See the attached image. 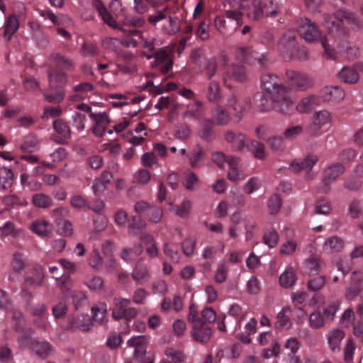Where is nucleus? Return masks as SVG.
<instances>
[{
  "instance_id": "9b49d317",
  "label": "nucleus",
  "mask_w": 363,
  "mask_h": 363,
  "mask_svg": "<svg viewBox=\"0 0 363 363\" xmlns=\"http://www.w3.org/2000/svg\"><path fill=\"white\" fill-rule=\"evenodd\" d=\"M235 56L238 60L252 65L257 62L260 66H264L267 62L264 55L259 53L250 45L238 47L235 50Z\"/></svg>"
},
{
  "instance_id": "4d7b16f0",
  "label": "nucleus",
  "mask_w": 363,
  "mask_h": 363,
  "mask_svg": "<svg viewBox=\"0 0 363 363\" xmlns=\"http://www.w3.org/2000/svg\"><path fill=\"white\" fill-rule=\"evenodd\" d=\"M146 216L150 222L158 223L162 220L163 217V211L159 206H151Z\"/></svg>"
},
{
  "instance_id": "bf43d9fd",
  "label": "nucleus",
  "mask_w": 363,
  "mask_h": 363,
  "mask_svg": "<svg viewBox=\"0 0 363 363\" xmlns=\"http://www.w3.org/2000/svg\"><path fill=\"white\" fill-rule=\"evenodd\" d=\"M54 129L64 138H69L71 136L69 126L62 120H57L53 123Z\"/></svg>"
},
{
  "instance_id": "37998d69",
  "label": "nucleus",
  "mask_w": 363,
  "mask_h": 363,
  "mask_svg": "<svg viewBox=\"0 0 363 363\" xmlns=\"http://www.w3.org/2000/svg\"><path fill=\"white\" fill-rule=\"evenodd\" d=\"M79 54L83 57H93L99 55V49L96 43L84 41L82 43Z\"/></svg>"
},
{
  "instance_id": "c03bdc74",
  "label": "nucleus",
  "mask_w": 363,
  "mask_h": 363,
  "mask_svg": "<svg viewBox=\"0 0 363 363\" xmlns=\"http://www.w3.org/2000/svg\"><path fill=\"white\" fill-rule=\"evenodd\" d=\"M191 209V203L184 199L180 205L171 204L170 211L181 218H187Z\"/></svg>"
},
{
  "instance_id": "39448f33",
  "label": "nucleus",
  "mask_w": 363,
  "mask_h": 363,
  "mask_svg": "<svg viewBox=\"0 0 363 363\" xmlns=\"http://www.w3.org/2000/svg\"><path fill=\"white\" fill-rule=\"evenodd\" d=\"M131 301L129 298L122 297L114 298L113 308L112 309V316L114 320H119L125 319L130 320L138 315V310L135 307L130 306Z\"/></svg>"
},
{
  "instance_id": "864d4df0",
  "label": "nucleus",
  "mask_w": 363,
  "mask_h": 363,
  "mask_svg": "<svg viewBox=\"0 0 363 363\" xmlns=\"http://www.w3.org/2000/svg\"><path fill=\"white\" fill-rule=\"evenodd\" d=\"M258 95L259 98L256 101V106L260 112H267L272 109L274 110V104H272L269 97L268 98L262 93Z\"/></svg>"
},
{
  "instance_id": "58836bf2",
  "label": "nucleus",
  "mask_w": 363,
  "mask_h": 363,
  "mask_svg": "<svg viewBox=\"0 0 363 363\" xmlns=\"http://www.w3.org/2000/svg\"><path fill=\"white\" fill-rule=\"evenodd\" d=\"M296 280L295 271L291 266L286 267L279 276V284L284 288L291 287L294 285Z\"/></svg>"
},
{
  "instance_id": "4468645a",
  "label": "nucleus",
  "mask_w": 363,
  "mask_h": 363,
  "mask_svg": "<svg viewBox=\"0 0 363 363\" xmlns=\"http://www.w3.org/2000/svg\"><path fill=\"white\" fill-rule=\"evenodd\" d=\"M191 335L193 340L201 344L207 343L212 335L211 328L205 323L192 326Z\"/></svg>"
},
{
  "instance_id": "2f4dec72",
  "label": "nucleus",
  "mask_w": 363,
  "mask_h": 363,
  "mask_svg": "<svg viewBox=\"0 0 363 363\" xmlns=\"http://www.w3.org/2000/svg\"><path fill=\"white\" fill-rule=\"evenodd\" d=\"M34 272H35V277H26L24 280V287L35 289L38 286L43 285L44 274L42 267L35 266L34 267Z\"/></svg>"
},
{
  "instance_id": "6e6d98bb",
  "label": "nucleus",
  "mask_w": 363,
  "mask_h": 363,
  "mask_svg": "<svg viewBox=\"0 0 363 363\" xmlns=\"http://www.w3.org/2000/svg\"><path fill=\"white\" fill-rule=\"evenodd\" d=\"M263 240L265 245L272 248L278 243L279 235L274 229L270 228L264 231Z\"/></svg>"
},
{
  "instance_id": "e433bc0d",
  "label": "nucleus",
  "mask_w": 363,
  "mask_h": 363,
  "mask_svg": "<svg viewBox=\"0 0 363 363\" xmlns=\"http://www.w3.org/2000/svg\"><path fill=\"white\" fill-rule=\"evenodd\" d=\"M290 307H284L281 311L277 313L275 327L278 329L283 330L291 326V321L289 314L291 312Z\"/></svg>"
},
{
  "instance_id": "f8f14e48",
  "label": "nucleus",
  "mask_w": 363,
  "mask_h": 363,
  "mask_svg": "<svg viewBox=\"0 0 363 363\" xmlns=\"http://www.w3.org/2000/svg\"><path fill=\"white\" fill-rule=\"evenodd\" d=\"M345 172V167L342 164L337 163L328 167L324 171V177L323 179V185L319 190L321 192L327 193L330 190V184L328 180H335Z\"/></svg>"
},
{
  "instance_id": "a18cd8bd",
  "label": "nucleus",
  "mask_w": 363,
  "mask_h": 363,
  "mask_svg": "<svg viewBox=\"0 0 363 363\" xmlns=\"http://www.w3.org/2000/svg\"><path fill=\"white\" fill-rule=\"evenodd\" d=\"M199 177L191 170L187 169L184 174L183 185L184 186L190 191L196 189L199 185Z\"/></svg>"
},
{
  "instance_id": "aec40b11",
  "label": "nucleus",
  "mask_w": 363,
  "mask_h": 363,
  "mask_svg": "<svg viewBox=\"0 0 363 363\" xmlns=\"http://www.w3.org/2000/svg\"><path fill=\"white\" fill-rule=\"evenodd\" d=\"M213 120L217 125H226L232 119L231 113L226 106L218 104L211 111Z\"/></svg>"
},
{
  "instance_id": "412c9836",
  "label": "nucleus",
  "mask_w": 363,
  "mask_h": 363,
  "mask_svg": "<svg viewBox=\"0 0 363 363\" xmlns=\"http://www.w3.org/2000/svg\"><path fill=\"white\" fill-rule=\"evenodd\" d=\"M225 138L227 142L232 145L235 150L242 152L245 150L246 136L244 134L228 130L225 134Z\"/></svg>"
},
{
  "instance_id": "4be33fe9",
  "label": "nucleus",
  "mask_w": 363,
  "mask_h": 363,
  "mask_svg": "<svg viewBox=\"0 0 363 363\" xmlns=\"http://www.w3.org/2000/svg\"><path fill=\"white\" fill-rule=\"evenodd\" d=\"M344 245V240L341 238L333 235L325 240L323 245V250L326 254H333L340 252Z\"/></svg>"
},
{
  "instance_id": "ddd939ff",
  "label": "nucleus",
  "mask_w": 363,
  "mask_h": 363,
  "mask_svg": "<svg viewBox=\"0 0 363 363\" xmlns=\"http://www.w3.org/2000/svg\"><path fill=\"white\" fill-rule=\"evenodd\" d=\"M143 262V258L138 259L131 272L132 279L137 284H144L147 283L150 277L149 269Z\"/></svg>"
},
{
  "instance_id": "c756f323",
  "label": "nucleus",
  "mask_w": 363,
  "mask_h": 363,
  "mask_svg": "<svg viewBox=\"0 0 363 363\" xmlns=\"http://www.w3.org/2000/svg\"><path fill=\"white\" fill-rule=\"evenodd\" d=\"M143 246L140 243H136L131 247H124L120 253V258L125 262H131L134 258L142 254Z\"/></svg>"
},
{
  "instance_id": "6e6552de",
  "label": "nucleus",
  "mask_w": 363,
  "mask_h": 363,
  "mask_svg": "<svg viewBox=\"0 0 363 363\" xmlns=\"http://www.w3.org/2000/svg\"><path fill=\"white\" fill-rule=\"evenodd\" d=\"M296 33L293 30L285 32L278 41L277 48L280 54L285 60L293 59L294 50L297 46Z\"/></svg>"
},
{
  "instance_id": "20e7f679",
  "label": "nucleus",
  "mask_w": 363,
  "mask_h": 363,
  "mask_svg": "<svg viewBox=\"0 0 363 363\" xmlns=\"http://www.w3.org/2000/svg\"><path fill=\"white\" fill-rule=\"evenodd\" d=\"M267 94L274 104L276 111L283 114H291L293 112L294 104L288 86L281 84Z\"/></svg>"
},
{
  "instance_id": "603ef678",
  "label": "nucleus",
  "mask_w": 363,
  "mask_h": 363,
  "mask_svg": "<svg viewBox=\"0 0 363 363\" xmlns=\"http://www.w3.org/2000/svg\"><path fill=\"white\" fill-rule=\"evenodd\" d=\"M50 90L67 82V75L62 72H54L49 74Z\"/></svg>"
},
{
  "instance_id": "7ed1b4c3",
  "label": "nucleus",
  "mask_w": 363,
  "mask_h": 363,
  "mask_svg": "<svg viewBox=\"0 0 363 363\" xmlns=\"http://www.w3.org/2000/svg\"><path fill=\"white\" fill-rule=\"evenodd\" d=\"M233 6L242 8L247 18L253 21L264 16H276L279 13V7L274 0H234Z\"/></svg>"
},
{
  "instance_id": "f3484780",
  "label": "nucleus",
  "mask_w": 363,
  "mask_h": 363,
  "mask_svg": "<svg viewBox=\"0 0 363 363\" xmlns=\"http://www.w3.org/2000/svg\"><path fill=\"white\" fill-rule=\"evenodd\" d=\"M233 1L234 0L225 1V16L229 21H235V30H236L242 24V13L240 11L242 8H237L233 6Z\"/></svg>"
},
{
  "instance_id": "3c124183",
  "label": "nucleus",
  "mask_w": 363,
  "mask_h": 363,
  "mask_svg": "<svg viewBox=\"0 0 363 363\" xmlns=\"http://www.w3.org/2000/svg\"><path fill=\"white\" fill-rule=\"evenodd\" d=\"M123 27L124 26H132L135 28L142 27L145 20L143 17L140 16H134L131 14H126L122 19Z\"/></svg>"
},
{
  "instance_id": "8fccbe9b",
  "label": "nucleus",
  "mask_w": 363,
  "mask_h": 363,
  "mask_svg": "<svg viewBox=\"0 0 363 363\" xmlns=\"http://www.w3.org/2000/svg\"><path fill=\"white\" fill-rule=\"evenodd\" d=\"M146 223L138 216H133L129 221L128 228L129 233L137 235L146 228Z\"/></svg>"
},
{
  "instance_id": "c9c22d12",
  "label": "nucleus",
  "mask_w": 363,
  "mask_h": 363,
  "mask_svg": "<svg viewBox=\"0 0 363 363\" xmlns=\"http://www.w3.org/2000/svg\"><path fill=\"white\" fill-rule=\"evenodd\" d=\"M32 203L38 208H49L54 205L53 199L48 194L38 193L32 196Z\"/></svg>"
},
{
  "instance_id": "e2e57ef3",
  "label": "nucleus",
  "mask_w": 363,
  "mask_h": 363,
  "mask_svg": "<svg viewBox=\"0 0 363 363\" xmlns=\"http://www.w3.org/2000/svg\"><path fill=\"white\" fill-rule=\"evenodd\" d=\"M72 303L76 310L82 309L87 305L86 296L80 291H75L72 294Z\"/></svg>"
},
{
  "instance_id": "6ab92c4d",
  "label": "nucleus",
  "mask_w": 363,
  "mask_h": 363,
  "mask_svg": "<svg viewBox=\"0 0 363 363\" xmlns=\"http://www.w3.org/2000/svg\"><path fill=\"white\" fill-rule=\"evenodd\" d=\"M345 337L344 330L339 328H334L330 330L327 335L329 347L333 352L341 350V342Z\"/></svg>"
},
{
  "instance_id": "c85d7f7f",
  "label": "nucleus",
  "mask_w": 363,
  "mask_h": 363,
  "mask_svg": "<svg viewBox=\"0 0 363 363\" xmlns=\"http://www.w3.org/2000/svg\"><path fill=\"white\" fill-rule=\"evenodd\" d=\"M29 312L38 319L35 320L39 328H44L46 325L48 313L46 306L43 303H38L35 306L28 308Z\"/></svg>"
},
{
  "instance_id": "5fc2aeb1",
  "label": "nucleus",
  "mask_w": 363,
  "mask_h": 363,
  "mask_svg": "<svg viewBox=\"0 0 363 363\" xmlns=\"http://www.w3.org/2000/svg\"><path fill=\"white\" fill-rule=\"evenodd\" d=\"M164 354L173 363H182L186 359V355L182 351L168 347L165 349Z\"/></svg>"
},
{
  "instance_id": "393cba45",
  "label": "nucleus",
  "mask_w": 363,
  "mask_h": 363,
  "mask_svg": "<svg viewBox=\"0 0 363 363\" xmlns=\"http://www.w3.org/2000/svg\"><path fill=\"white\" fill-rule=\"evenodd\" d=\"M206 98L212 103L219 104L223 99L222 88L219 82L211 80L206 90Z\"/></svg>"
},
{
  "instance_id": "423d86ee",
  "label": "nucleus",
  "mask_w": 363,
  "mask_h": 363,
  "mask_svg": "<svg viewBox=\"0 0 363 363\" xmlns=\"http://www.w3.org/2000/svg\"><path fill=\"white\" fill-rule=\"evenodd\" d=\"M174 49L171 47H163L152 55H147V59H155L152 67L161 65L160 72L167 74L173 65Z\"/></svg>"
},
{
  "instance_id": "7c9ffc66",
  "label": "nucleus",
  "mask_w": 363,
  "mask_h": 363,
  "mask_svg": "<svg viewBox=\"0 0 363 363\" xmlns=\"http://www.w3.org/2000/svg\"><path fill=\"white\" fill-rule=\"evenodd\" d=\"M206 155L204 149L200 145H196L189 155L191 167L193 168L200 167Z\"/></svg>"
},
{
  "instance_id": "774afa93",
  "label": "nucleus",
  "mask_w": 363,
  "mask_h": 363,
  "mask_svg": "<svg viewBox=\"0 0 363 363\" xmlns=\"http://www.w3.org/2000/svg\"><path fill=\"white\" fill-rule=\"evenodd\" d=\"M261 186V180L258 177H251L243 186L244 191L251 194L258 190Z\"/></svg>"
},
{
  "instance_id": "338daca9",
  "label": "nucleus",
  "mask_w": 363,
  "mask_h": 363,
  "mask_svg": "<svg viewBox=\"0 0 363 363\" xmlns=\"http://www.w3.org/2000/svg\"><path fill=\"white\" fill-rule=\"evenodd\" d=\"M11 267L13 271L18 273L21 272L24 269L26 262L21 253L16 252L13 254Z\"/></svg>"
},
{
  "instance_id": "1a4fd4ad",
  "label": "nucleus",
  "mask_w": 363,
  "mask_h": 363,
  "mask_svg": "<svg viewBox=\"0 0 363 363\" xmlns=\"http://www.w3.org/2000/svg\"><path fill=\"white\" fill-rule=\"evenodd\" d=\"M225 106L229 111H233L236 118L240 120L243 113L250 109L251 101L249 98L240 99L231 93L226 97Z\"/></svg>"
},
{
  "instance_id": "cd10ccee",
  "label": "nucleus",
  "mask_w": 363,
  "mask_h": 363,
  "mask_svg": "<svg viewBox=\"0 0 363 363\" xmlns=\"http://www.w3.org/2000/svg\"><path fill=\"white\" fill-rule=\"evenodd\" d=\"M325 101L340 102L345 98V91L338 86H325L323 89Z\"/></svg>"
},
{
  "instance_id": "5701e85b",
  "label": "nucleus",
  "mask_w": 363,
  "mask_h": 363,
  "mask_svg": "<svg viewBox=\"0 0 363 363\" xmlns=\"http://www.w3.org/2000/svg\"><path fill=\"white\" fill-rule=\"evenodd\" d=\"M227 79H233L239 82H242L246 80L247 74L245 67L240 65L233 64L230 65L225 75L223 76L224 81Z\"/></svg>"
},
{
  "instance_id": "a19ab883",
  "label": "nucleus",
  "mask_w": 363,
  "mask_h": 363,
  "mask_svg": "<svg viewBox=\"0 0 363 363\" xmlns=\"http://www.w3.org/2000/svg\"><path fill=\"white\" fill-rule=\"evenodd\" d=\"M13 177L14 174L11 169L0 167V189H9L13 184Z\"/></svg>"
},
{
  "instance_id": "ea45409f",
  "label": "nucleus",
  "mask_w": 363,
  "mask_h": 363,
  "mask_svg": "<svg viewBox=\"0 0 363 363\" xmlns=\"http://www.w3.org/2000/svg\"><path fill=\"white\" fill-rule=\"evenodd\" d=\"M49 59L57 64L59 66L62 67L63 69H67V70H74V65L72 62V60L63 55H61L59 52H54L50 55Z\"/></svg>"
},
{
  "instance_id": "dca6fc26",
  "label": "nucleus",
  "mask_w": 363,
  "mask_h": 363,
  "mask_svg": "<svg viewBox=\"0 0 363 363\" xmlns=\"http://www.w3.org/2000/svg\"><path fill=\"white\" fill-rule=\"evenodd\" d=\"M69 327L72 329H79L84 332L90 330L92 325L91 318L87 314H81L69 318Z\"/></svg>"
},
{
  "instance_id": "09e8293b",
  "label": "nucleus",
  "mask_w": 363,
  "mask_h": 363,
  "mask_svg": "<svg viewBox=\"0 0 363 363\" xmlns=\"http://www.w3.org/2000/svg\"><path fill=\"white\" fill-rule=\"evenodd\" d=\"M32 350L40 357H45L51 352L50 345L45 341L40 342L38 340L32 341Z\"/></svg>"
},
{
  "instance_id": "49530a36",
  "label": "nucleus",
  "mask_w": 363,
  "mask_h": 363,
  "mask_svg": "<svg viewBox=\"0 0 363 363\" xmlns=\"http://www.w3.org/2000/svg\"><path fill=\"white\" fill-rule=\"evenodd\" d=\"M91 312L93 313L91 318L92 323L101 324L107 313L106 304L105 303H99L91 308Z\"/></svg>"
},
{
  "instance_id": "72a5a7b5",
  "label": "nucleus",
  "mask_w": 363,
  "mask_h": 363,
  "mask_svg": "<svg viewBox=\"0 0 363 363\" xmlns=\"http://www.w3.org/2000/svg\"><path fill=\"white\" fill-rule=\"evenodd\" d=\"M30 229L41 237H48L52 233V225L45 220H36L31 223Z\"/></svg>"
},
{
  "instance_id": "0e129e2a",
  "label": "nucleus",
  "mask_w": 363,
  "mask_h": 363,
  "mask_svg": "<svg viewBox=\"0 0 363 363\" xmlns=\"http://www.w3.org/2000/svg\"><path fill=\"white\" fill-rule=\"evenodd\" d=\"M308 321L311 328L318 329L324 325L325 317L320 312L315 311L310 315Z\"/></svg>"
},
{
  "instance_id": "f704fd0d",
  "label": "nucleus",
  "mask_w": 363,
  "mask_h": 363,
  "mask_svg": "<svg viewBox=\"0 0 363 363\" xmlns=\"http://www.w3.org/2000/svg\"><path fill=\"white\" fill-rule=\"evenodd\" d=\"M147 344V337L145 335L134 336L128 340V345L130 347H135V354L143 356L146 351L145 345Z\"/></svg>"
},
{
  "instance_id": "a211bd4d",
  "label": "nucleus",
  "mask_w": 363,
  "mask_h": 363,
  "mask_svg": "<svg viewBox=\"0 0 363 363\" xmlns=\"http://www.w3.org/2000/svg\"><path fill=\"white\" fill-rule=\"evenodd\" d=\"M318 161L316 155H308L303 160H294L291 162L290 168L292 171L298 172L301 170H311Z\"/></svg>"
},
{
  "instance_id": "b1692460",
  "label": "nucleus",
  "mask_w": 363,
  "mask_h": 363,
  "mask_svg": "<svg viewBox=\"0 0 363 363\" xmlns=\"http://www.w3.org/2000/svg\"><path fill=\"white\" fill-rule=\"evenodd\" d=\"M204 113L203 104L199 101H196L194 104H189L185 111L182 113L183 119L193 118L200 120Z\"/></svg>"
},
{
  "instance_id": "680f3d73",
  "label": "nucleus",
  "mask_w": 363,
  "mask_h": 363,
  "mask_svg": "<svg viewBox=\"0 0 363 363\" xmlns=\"http://www.w3.org/2000/svg\"><path fill=\"white\" fill-rule=\"evenodd\" d=\"M196 245V240L193 237L186 238L182 242V249L184 254L187 257H191L194 255Z\"/></svg>"
},
{
  "instance_id": "bb28decb",
  "label": "nucleus",
  "mask_w": 363,
  "mask_h": 363,
  "mask_svg": "<svg viewBox=\"0 0 363 363\" xmlns=\"http://www.w3.org/2000/svg\"><path fill=\"white\" fill-rule=\"evenodd\" d=\"M320 99L318 96L311 94L300 100L298 104L296 105V109L298 112L305 113H308L315 106L320 104Z\"/></svg>"
},
{
  "instance_id": "9d476101",
  "label": "nucleus",
  "mask_w": 363,
  "mask_h": 363,
  "mask_svg": "<svg viewBox=\"0 0 363 363\" xmlns=\"http://www.w3.org/2000/svg\"><path fill=\"white\" fill-rule=\"evenodd\" d=\"M332 120L331 114L327 110H320L313 113L311 123L308 125L306 133L309 137L320 135V129L330 123Z\"/></svg>"
},
{
  "instance_id": "473e14b6",
  "label": "nucleus",
  "mask_w": 363,
  "mask_h": 363,
  "mask_svg": "<svg viewBox=\"0 0 363 363\" xmlns=\"http://www.w3.org/2000/svg\"><path fill=\"white\" fill-rule=\"evenodd\" d=\"M337 77L341 82L350 84L357 83L359 79L358 72L350 67H342L339 72Z\"/></svg>"
},
{
  "instance_id": "4c0bfd02",
  "label": "nucleus",
  "mask_w": 363,
  "mask_h": 363,
  "mask_svg": "<svg viewBox=\"0 0 363 363\" xmlns=\"http://www.w3.org/2000/svg\"><path fill=\"white\" fill-rule=\"evenodd\" d=\"M19 27V21L15 15H9L4 24V37L9 40Z\"/></svg>"
},
{
  "instance_id": "f03ea898",
  "label": "nucleus",
  "mask_w": 363,
  "mask_h": 363,
  "mask_svg": "<svg viewBox=\"0 0 363 363\" xmlns=\"http://www.w3.org/2000/svg\"><path fill=\"white\" fill-rule=\"evenodd\" d=\"M297 23V31L303 40L311 43L320 42L325 55L330 59L335 58L336 52L329 43L333 39L332 37L328 34L324 35L318 25L308 18H300Z\"/></svg>"
},
{
  "instance_id": "13d9d810",
  "label": "nucleus",
  "mask_w": 363,
  "mask_h": 363,
  "mask_svg": "<svg viewBox=\"0 0 363 363\" xmlns=\"http://www.w3.org/2000/svg\"><path fill=\"white\" fill-rule=\"evenodd\" d=\"M218 69L216 59L213 57L209 58L204 67L203 72L208 79H211L216 74Z\"/></svg>"
},
{
  "instance_id": "79ce46f5",
  "label": "nucleus",
  "mask_w": 363,
  "mask_h": 363,
  "mask_svg": "<svg viewBox=\"0 0 363 363\" xmlns=\"http://www.w3.org/2000/svg\"><path fill=\"white\" fill-rule=\"evenodd\" d=\"M140 240L145 244L149 257H156L158 255V248L153 237L150 234L145 233L140 236Z\"/></svg>"
},
{
  "instance_id": "f257e3e1",
  "label": "nucleus",
  "mask_w": 363,
  "mask_h": 363,
  "mask_svg": "<svg viewBox=\"0 0 363 363\" xmlns=\"http://www.w3.org/2000/svg\"><path fill=\"white\" fill-rule=\"evenodd\" d=\"M323 26L327 29L329 36L333 38L330 46L335 50L347 54L350 58L359 55V50L355 45H352L347 39L348 28L359 30L363 27V21L354 13L348 10H339L335 13H324Z\"/></svg>"
},
{
  "instance_id": "2eb2a0df",
  "label": "nucleus",
  "mask_w": 363,
  "mask_h": 363,
  "mask_svg": "<svg viewBox=\"0 0 363 363\" xmlns=\"http://www.w3.org/2000/svg\"><path fill=\"white\" fill-rule=\"evenodd\" d=\"M67 210L65 208H55L52 214L55 218V223L57 226H62L60 230L65 235L69 236L73 233V228L72 223L67 220H63L61 216L66 215Z\"/></svg>"
},
{
  "instance_id": "0eeeda50",
  "label": "nucleus",
  "mask_w": 363,
  "mask_h": 363,
  "mask_svg": "<svg viewBox=\"0 0 363 363\" xmlns=\"http://www.w3.org/2000/svg\"><path fill=\"white\" fill-rule=\"evenodd\" d=\"M285 78L291 86L298 91H306L314 85V82L311 77L294 69H286Z\"/></svg>"
},
{
  "instance_id": "69168bd1",
  "label": "nucleus",
  "mask_w": 363,
  "mask_h": 363,
  "mask_svg": "<svg viewBox=\"0 0 363 363\" xmlns=\"http://www.w3.org/2000/svg\"><path fill=\"white\" fill-rule=\"evenodd\" d=\"M188 321L192 324V326L196 325H201L204 323L203 320L199 317L197 308L194 303H192L189 307V314L187 315Z\"/></svg>"
},
{
  "instance_id": "de8ad7c7",
  "label": "nucleus",
  "mask_w": 363,
  "mask_h": 363,
  "mask_svg": "<svg viewBox=\"0 0 363 363\" xmlns=\"http://www.w3.org/2000/svg\"><path fill=\"white\" fill-rule=\"evenodd\" d=\"M304 265L310 275H315L320 271V259L316 256H311L305 260Z\"/></svg>"
},
{
  "instance_id": "a878e982",
  "label": "nucleus",
  "mask_w": 363,
  "mask_h": 363,
  "mask_svg": "<svg viewBox=\"0 0 363 363\" xmlns=\"http://www.w3.org/2000/svg\"><path fill=\"white\" fill-rule=\"evenodd\" d=\"M260 84L261 88L268 94L282 83L277 75L272 73H264L261 75Z\"/></svg>"
},
{
  "instance_id": "052dcab7",
  "label": "nucleus",
  "mask_w": 363,
  "mask_h": 363,
  "mask_svg": "<svg viewBox=\"0 0 363 363\" xmlns=\"http://www.w3.org/2000/svg\"><path fill=\"white\" fill-rule=\"evenodd\" d=\"M251 152L254 157L259 160H264L266 158L264 145L259 141L252 140L251 142Z\"/></svg>"
}]
</instances>
